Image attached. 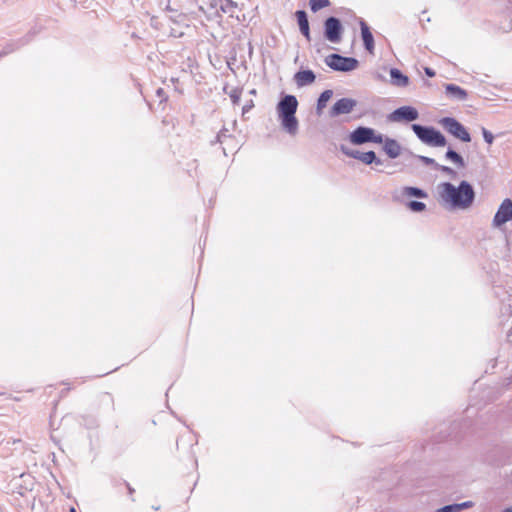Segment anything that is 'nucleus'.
I'll list each match as a JSON object with an SVG mask.
<instances>
[{"mask_svg": "<svg viewBox=\"0 0 512 512\" xmlns=\"http://www.w3.org/2000/svg\"><path fill=\"white\" fill-rule=\"evenodd\" d=\"M440 201L451 209H468L475 200V191L468 181H461L458 186L450 182L440 183L437 187Z\"/></svg>", "mask_w": 512, "mask_h": 512, "instance_id": "nucleus-1", "label": "nucleus"}, {"mask_svg": "<svg viewBox=\"0 0 512 512\" xmlns=\"http://www.w3.org/2000/svg\"><path fill=\"white\" fill-rule=\"evenodd\" d=\"M298 108V100L294 95L283 96L277 104V114L283 129L290 135L298 131V120L295 116Z\"/></svg>", "mask_w": 512, "mask_h": 512, "instance_id": "nucleus-2", "label": "nucleus"}, {"mask_svg": "<svg viewBox=\"0 0 512 512\" xmlns=\"http://www.w3.org/2000/svg\"><path fill=\"white\" fill-rule=\"evenodd\" d=\"M349 140L354 145H362L365 143L381 144L383 142V135L380 133L377 134L373 128L359 126L350 133Z\"/></svg>", "mask_w": 512, "mask_h": 512, "instance_id": "nucleus-3", "label": "nucleus"}, {"mask_svg": "<svg viewBox=\"0 0 512 512\" xmlns=\"http://www.w3.org/2000/svg\"><path fill=\"white\" fill-rule=\"evenodd\" d=\"M325 64L339 72H349L355 70L359 66V61L353 57H345L340 54H330L325 58Z\"/></svg>", "mask_w": 512, "mask_h": 512, "instance_id": "nucleus-4", "label": "nucleus"}, {"mask_svg": "<svg viewBox=\"0 0 512 512\" xmlns=\"http://www.w3.org/2000/svg\"><path fill=\"white\" fill-rule=\"evenodd\" d=\"M440 125L455 138L463 141L470 142L471 136L466 127L453 117H444L439 121Z\"/></svg>", "mask_w": 512, "mask_h": 512, "instance_id": "nucleus-5", "label": "nucleus"}, {"mask_svg": "<svg viewBox=\"0 0 512 512\" xmlns=\"http://www.w3.org/2000/svg\"><path fill=\"white\" fill-rule=\"evenodd\" d=\"M343 26L341 21L334 16L324 21V37L331 43H339L342 38Z\"/></svg>", "mask_w": 512, "mask_h": 512, "instance_id": "nucleus-6", "label": "nucleus"}, {"mask_svg": "<svg viewBox=\"0 0 512 512\" xmlns=\"http://www.w3.org/2000/svg\"><path fill=\"white\" fill-rule=\"evenodd\" d=\"M340 150L346 156L360 160L366 165H371L373 163L376 165L383 164V161L376 156V153L374 151L361 152L358 150L350 149L346 145H341Z\"/></svg>", "mask_w": 512, "mask_h": 512, "instance_id": "nucleus-7", "label": "nucleus"}, {"mask_svg": "<svg viewBox=\"0 0 512 512\" xmlns=\"http://www.w3.org/2000/svg\"><path fill=\"white\" fill-rule=\"evenodd\" d=\"M11 484L15 492L24 496L26 492L33 490L35 479L29 473H20L18 476L14 474Z\"/></svg>", "mask_w": 512, "mask_h": 512, "instance_id": "nucleus-8", "label": "nucleus"}, {"mask_svg": "<svg viewBox=\"0 0 512 512\" xmlns=\"http://www.w3.org/2000/svg\"><path fill=\"white\" fill-rule=\"evenodd\" d=\"M418 118V110L412 106H401L388 115V120L391 122H412Z\"/></svg>", "mask_w": 512, "mask_h": 512, "instance_id": "nucleus-9", "label": "nucleus"}, {"mask_svg": "<svg viewBox=\"0 0 512 512\" xmlns=\"http://www.w3.org/2000/svg\"><path fill=\"white\" fill-rule=\"evenodd\" d=\"M512 219V200L506 198L498 207L494 215L492 224L494 227H500Z\"/></svg>", "mask_w": 512, "mask_h": 512, "instance_id": "nucleus-10", "label": "nucleus"}, {"mask_svg": "<svg viewBox=\"0 0 512 512\" xmlns=\"http://www.w3.org/2000/svg\"><path fill=\"white\" fill-rule=\"evenodd\" d=\"M35 34L36 31L31 30L24 37L7 42L3 46V49L0 51V58L7 56L19 50L21 47L27 45L33 39Z\"/></svg>", "mask_w": 512, "mask_h": 512, "instance_id": "nucleus-11", "label": "nucleus"}, {"mask_svg": "<svg viewBox=\"0 0 512 512\" xmlns=\"http://www.w3.org/2000/svg\"><path fill=\"white\" fill-rule=\"evenodd\" d=\"M357 105V101L352 98H341L331 107L329 114L331 117H337L343 114H349Z\"/></svg>", "mask_w": 512, "mask_h": 512, "instance_id": "nucleus-12", "label": "nucleus"}, {"mask_svg": "<svg viewBox=\"0 0 512 512\" xmlns=\"http://www.w3.org/2000/svg\"><path fill=\"white\" fill-rule=\"evenodd\" d=\"M293 79L298 87H305L315 82L316 75L310 69L299 70L294 74Z\"/></svg>", "mask_w": 512, "mask_h": 512, "instance_id": "nucleus-13", "label": "nucleus"}, {"mask_svg": "<svg viewBox=\"0 0 512 512\" xmlns=\"http://www.w3.org/2000/svg\"><path fill=\"white\" fill-rule=\"evenodd\" d=\"M295 17L297 19V23H298L299 30H300L301 34L308 41H310L311 40L310 26H309L308 15H307L306 11H304V10H297L295 12Z\"/></svg>", "mask_w": 512, "mask_h": 512, "instance_id": "nucleus-14", "label": "nucleus"}, {"mask_svg": "<svg viewBox=\"0 0 512 512\" xmlns=\"http://www.w3.org/2000/svg\"><path fill=\"white\" fill-rule=\"evenodd\" d=\"M359 24L364 47L368 52L372 53L374 50V37L370 28L363 19L360 20Z\"/></svg>", "mask_w": 512, "mask_h": 512, "instance_id": "nucleus-15", "label": "nucleus"}, {"mask_svg": "<svg viewBox=\"0 0 512 512\" xmlns=\"http://www.w3.org/2000/svg\"><path fill=\"white\" fill-rule=\"evenodd\" d=\"M383 150L384 152L392 159L397 158L401 154V145L397 140L386 137H383Z\"/></svg>", "mask_w": 512, "mask_h": 512, "instance_id": "nucleus-16", "label": "nucleus"}, {"mask_svg": "<svg viewBox=\"0 0 512 512\" xmlns=\"http://www.w3.org/2000/svg\"><path fill=\"white\" fill-rule=\"evenodd\" d=\"M445 92L449 98L458 101H464L468 97L467 91L455 84H446Z\"/></svg>", "mask_w": 512, "mask_h": 512, "instance_id": "nucleus-17", "label": "nucleus"}, {"mask_svg": "<svg viewBox=\"0 0 512 512\" xmlns=\"http://www.w3.org/2000/svg\"><path fill=\"white\" fill-rule=\"evenodd\" d=\"M411 128L415 135L417 136V138L424 144H426V141L429 139L430 134L434 129V127L432 126H423L420 124H412Z\"/></svg>", "mask_w": 512, "mask_h": 512, "instance_id": "nucleus-18", "label": "nucleus"}, {"mask_svg": "<svg viewBox=\"0 0 512 512\" xmlns=\"http://www.w3.org/2000/svg\"><path fill=\"white\" fill-rule=\"evenodd\" d=\"M391 83L398 87H406L409 84V78L399 69L392 68L390 70Z\"/></svg>", "mask_w": 512, "mask_h": 512, "instance_id": "nucleus-19", "label": "nucleus"}, {"mask_svg": "<svg viewBox=\"0 0 512 512\" xmlns=\"http://www.w3.org/2000/svg\"><path fill=\"white\" fill-rule=\"evenodd\" d=\"M447 144L445 136L437 129H433L429 139L426 141V145L432 147H444Z\"/></svg>", "mask_w": 512, "mask_h": 512, "instance_id": "nucleus-20", "label": "nucleus"}, {"mask_svg": "<svg viewBox=\"0 0 512 512\" xmlns=\"http://www.w3.org/2000/svg\"><path fill=\"white\" fill-rule=\"evenodd\" d=\"M333 95V91L330 89H327L323 91L318 100H317V106H316V112L318 115L322 113V110L326 107L327 102L330 100V98Z\"/></svg>", "mask_w": 512, "mask_h": 512, "instance_id": "nucleus-21", "label": "nucleus"}, {"mask_svg": "<svg viewBox=\"0 0 512 512\" xmlns=\"http://www.w3.org/2000/svg\"><path fill=\"white\" fill-rule=\"evenodd\" d=\"M403 194L409 197H415L424 199L428 197V194L426 191H424L421 188L418 187H412V186H406L403 188Z\"/></svg>", "mask_w": 512, "mask_h": 512, "instance_id": "nucleus-22", "label": "nucleus"}, {"mask_svg": "<svg viewBox=\"0 0 512 512\" xmlns=\"http://www.w3.org/2000/svg\"><path fill=\"white\" fill-rule=\"evenodd\" d=\"M445 158L447 160L452 161L460 168L465 167V161H464L463 157L458 152L453 150L452 148H448V150L446 151V154H445Z\"/></svg>", "mask_w": 512, "mask_h": 512, "instance_id": "nucleus-23", "label": "nucleus"}, {"mask_svg": "<svg viewBox=\"0 0 512 512\" xmlns=\"http://www.w3.org/2000/svg\"><path fill=\"white\" fill-rule=\"evenodd\" d=\"M236 8L237 3L233 0H222L218 10H221L223 13L230 14L232 16Z\"/></svg>", "mask_w": 512, "mask_h": 512, "instance_id": "nucleus-24", "label": "nucleus"}, {"mask_svg": "<svg viewBox=\"0 0 512 512\" xmlns=\"http://www.w3.org/2000/svg\"><path fill=\"white\" fill-rule=\"evenodd\" d=\"M329 5H330L329 0H309L310 9L313 12H317L325 7H328Z\"/></svg>", "mask_w": 512, "mask_h": 512, "instance_id": "nucleus-25", "label": "nucleus"}, {"mask_svg": "<svg viewBox=\"0 0 512 512\" xmlns=\"http://www.w3.org/2000/svg\"><path fill=\"white\" fill-rule=\"evenodd\" d=\"M407 207L413 212H422L426 209V204L421 201L412 200L407 203Z\"/></svg>", "mask_w": 512, "mask_h": 512, "instance_id": "nucleus-26", "label": "nucleus"}, {"mask_svg": "<svg viewBox=\"0 0 512 512\" xmlns=\"http://www.w3.org/2000/svg\"><path fill=\"white\" fill-rule=\"evenodd\" d=\"M158 4L161 8L168 12L176 14L179 11L178 8L172 7L170 5V0H159Z\"/></svg>", "mask_w": 512, "mask_h": 512, "instance_id": "nucleus-27", "label": "nucleus"}, {"mask_svg": "<svg viewBox=\"0 0 512 512\" xmlns=\"http://www.w3.org/2000/svg\"><path fill=\"white\" fill-rule=\"evenodd\" d=\"M423 164L427 165V166H432L434 169H436V167L438 166V163L433 159V158H430V157H427V156H422V155H418L416 156Z\"/></svg>", "mask_w": 512, "mask_h": 512, "instance_id": "nucleus-28", "label": "nucleus"}, {"mask_svg": "<svg viewBox=\"0 0 512 512\" xmlns=\"http://www.w3.org/2000/svg\"><path fill=\"white\" fill-rule=\"evenodd\" d=\"M481 132H482L485 142L488 143L489 145H491L494 141V135L488 129H486L484 127H482Z\"/></svg>", "mask_w": 512, "mask_h": 512, "instance_id": "nucleus-29", "label": "nucleus"}, {"mask_svg": "<svg viewBox=\"0 0 512 512\" xmlns=\"http://www.w3.org/2000/svg\"><path fill=\"white\" fill-rule=\"evenodd\" d=\"M457 503L445 505L437 510V512H460Z\"/></svg>", "mask_w": 512, "mask_h": 512, "instance_id": "nucleus-30", "label": "nucleus"}, {"mask_svg": "<svg viewBox=\"0 0 512 512\" xmlns=\"http://www.w3.org/2000/svg\"><path fill=\"white\" fill-rule=\"evenodd\" d=\"M241 97V90L233 89L230 93V98L234 104H238Z\"/></svg>", "mask_w": 512, "mask_h": 512, "instance_id": "nucleus-31", "label": "nucleus"}, {"mask_svg": "<svg viewBox=\"0 0 512 512\" xmlns=\"http://www.w3.org/2000/svg\"><path fill=\"white\" fill-rule=\"evenodd\" d=\"M436 170H440V171H442V172H444V173H446L448 175H451V176H455L456 175V172L452 168H450L448 166H444V165L438 164V166L436 167Z\"/></svg>", "mask_w": 512, "mask_h": 512, "instance_id": "nucleus-32", "label": "nucleus"}, {"mask_svg": "<svg viewBox=\"0 0 512 512\" xmlns=\"http://www.w3.org/2000/svg\"><path fill=\"white\" fill-rule=\"evenodd\" d=\"M115 485H125L127 490H128V494L130 496H132L134 494V492H135V489L133 487H131V485L128 482H126V481H122V482L121 481H116Z\"/></svg>", "mask_w": 512, "mask_h": 512, "instance_id": "nucleus-33", "label": "nucleus"}, {"mask_svg": "<svg viewBox=\"0 0 512 512\" xmlns=\"http://www.w3.org/2000/svg\"><path fill=\"white\" fill-rule=\"evenodd\" d=\"M221 3L222 0H207V4L210 6V8L215 9L216 11H218Z\"/></svg>", "mask_w": 512, "mask_h": 512, "instance_id": "nucleus-34", "label": "nucleus"}, {"mask_svg": "<svg viewBox=\"0 0 512 512\" xmlns=\"http://www.w3.org/2000/svg\"><path fill=\"white\" fill-rule=\"evenodd\" d=\"M457 506L459 511H462L464 509H467V508H471L473 506V502L471 501H466V502H462V503H457Z\"/></svg>", "mask_w": 512, "mask_h": 512, "instance_id": "nucleus-35", "label": "nucleus"}, {"mask_svg": "<svg viewBox=\"0 0 512 512\" xmlns=\"http://www.w3.org/2000/svg\"><path fill=\"white\" fill-rule=\"evenodd\" d=\"M457 506L459 511H462L464 509H467V508H471L473 506V502L471 501H466V502H462V503H457Z\"/></svg>", "mask_w": 512, "mask_h": 512, "instance_id": "nucleus-36", "label": "nucleus"}, {"mask_svg": "<svg viewBox=\"0 0 512 512\" xmlns=\"http://www.w3.org/2000/svg\"><path fill=\"white\" fill-rule=\"evenodd\" d=\"M227 129L221 130L217 135V142H222V138L226 137Z\"/></svg>", "mask_w": 512, "mask_h": 512, "instance_id": "nucleus-37", "label": "nucleus"}, {"mask_svg": "<svg viewBox=\"0 0 512 512\" xmlns=\"http://www.w3.org/2000/svg\"><path fill=\"white\" fill-rule=\"evenodd\" d=\"M424 71H425V74L428 77H434L435 76V71L432 68H430V67H425Z\"/></svg>", "mask_w": 512, "mask_h": 512, "instance_id": "nucleus-38", "label": "nucleus"}, {"mask_svg": "<svg viewBox=\"0 0 512 512\" xmlns=\"http://www.w3.org/2000/svg\"><path fill=\"white\" fill-rule=\"evenodd\" d=\"M253 106V103L251 102L250 104H247L245 105L243 108H242V112L243 114L246 113L247 111H249L251 109V107Z\"/></svg>", "mask_w": 512, "mask_h": 512, "instance_id": "nucleus-39", "label": "nucleus"}, {"mask_svg": "<svg viewBox=\"0 0 512 512\" xmlns=\"http://www.w3.org/2000/svg\"><path fill=\"white\" fill-rule=\"evenodd\" d=\"M507 341L512 343V327L507 332Z\"/></svg>", "mask_w": 512, "mask_h": 512, "instance_id": "nucleus-40", "label": "nucleus"}, {"mask_svg": "<svg viewBox=\"0 0 512 512\" xmlns=\"http://www.w3.org/2000/svg\"><path fill=\"white\" fill-rule=\"evenodd\" d=\"M503 512H512V506L504 509Z\"/></svg>", "mask_w": 512, "mask_h": 512, "instance_id": "nucleus-41", "label": "nucleus"}, {"mask_svg": "<svg viewBox=\"0 0 512 512\" xmlns=\"http://www.w3.org/2000/svg\"><path fill=\"white\" fill-rule=\"evenodd\" d=\"M162 93H163V89H162V88H159V89L157 90V94H158V95H161Z\"/></svg>", "mask_w": 512, "mask_h": 512, "instance_id": "nucleus-42", "label": "nucleus"}, {"mask_svg": "<svg viewBox=\"0 0 512 512\" xmlns=\"http://www.w3.org/2000/svg\"><path fill=\"white\" fill-rule=\"evenodd\" d=\"M69 512H77V511L74 507H71Z\"/></svg>", "mask_w": 512, "mask_h": 512, "instance_id": "nucleus-43", "label": "nucleus"}]
</instances>
